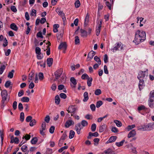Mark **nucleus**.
Wrapping results in <instances>:
<instances>
[{
  "mask_svg": "<svg viewBox=\"0 0 154 154\" xmlns=\"http://www.w3.org/2000/svg\"><path fill=\"white\" fill-rule=\"evenodd\" d=\"M103 102L101 100L97 101L96 104V107L99 108L103 104Z\"/></svg>",
  "mask_w": 154,
  "mask_h": 154,
  "instance_id": "43",
  "label": "nucleus"
},
{
  "mask_svg": "<svg viewBox=\"0 0 154 154\" xmlns=\"http://www.w3.org/2000/svg\"><path fill=\"white\" fill-rule=\"evenodd\" d=\"M32 117L31 116H28L26 119V121L27 122H30L32 120Z\"/></svg>",
  "mask_w": 154,
  "mask_h": 154,
  "instance_id": "61",
  "label": "nucleus"
},
{
  "mask_svg": "<svg viewBox=\"0 0 154 154\" xmlns=\"http://www.w3.org/2000/svg\"><path fill=\"white\" fill-rule=\"evenodd\" d=\"M70 81L74 85L75 87L77 84L76 79L74 77H72L70 79Z\"/></svg>",
  "mask_w": 154,
  "mask_h": 154,
  "instance_id": "37",
  "label": "nucleus"
},
{
  "mask_svg": "<svg viewBox=\"0 0 154 154\" xmlns=\"http://www.w3.org/2000/svg\"><path fill=\"white\" fill-rule=\"evenodd\" d=\"M21 149L23 152H25L27 149V146L26 145H24L21 148Z\"/></svg>",
  "mask_w": 154,
  "mask_h": 154,
  "instance_id": "50",
  "label": "nucleus"
},
{
  "mask_svg": "<svg viewBox=\"0 0 154 154\" xmlns=\"http://www.w3.org/2000/svg\"><path fill=\"white\" fill-rule=\"evenodd\" d=\"M125 142V140H123L121 142H116V146L118 147H120L122 146L124 142Z\"/></svg>",
  "mask_w": 154,
  "mask_h": 154,
  "instance_id": "32",
  "label": "nucleus"
},
{
  "mask_svg": "<svg viewBox=\"0 0 154 154\" xmlns=\"http://www.w3.org/2000/svg\"><path fill=\"white\" fill-rule=\"evenodd\" d=\"M38 141V139L36 137H33L31 140V142L32 144H35Z\"/></svg>",
  "mask_w": 154,
  "mask_h": 154,
  "instance_id": "41",
  "label": "nucleus"
},
{
  "mask_svg": "<svg viewBox=\"0 0 154 154\" xmlns=\"http://www.w3.org/2000/svg\"><path fill=\"white\" fill-rule=\"evenodd\" d=\"M55 129V127L54 126H52L49 129V132L51 134H53L54 132Z\"/></svg>",
  "mask_w": 154,
  "mask_h": 154,
  "instance_id": "63",
  "label": "nucleus"
},
{
  "mask_svg": "<svg viewBox=\"0 0 154 154\" xmlns=\"http://www.w3.org/2000/svg\"><path fill=\"white\" fill-rule=\"evenodd\" d=\"M81 35L83 37H85L87 35V32L85 30L81 29Z\"/></svg>",
  "mask_w": 154,
  "mask_h": 154,
  "instance_id": "29",
  "label": "nucleus"
},
{
  "mask_svg": "<svg viewBox=\"0 0 154 154\" xmlns=\"http://www.w3.org/2000/svg\"><path fill=\"white\" fill-rule=\"evenodd\" d=\"M46 129V124L45 122H43L41 126V128L40 130V133L42 136L45 135V130Z\"/></svg>",
  "mask_w": 154,
  "mask_h": 154,
  "instance_id": "4",
  "label": "nucleus"
},
{
  "mask_svg": "<svg viewBox=\"0 0 154 154\" xmlns=\"http://www.w3.org/2000/svg\"><path fill=\"white\" fill-rule=\"evenodd\" d=\"M35 53L37 54H41V50L40 48L36 47L35 49Z\"/></svg>",
  "mask_w": 154,
  "mask_h": 154,
  "instance_id": "46",
  "label": "nucleus"
},
{
  "mask_svg": "<svg viewBox=\"0 0 154 154\" xmlns=\"http://www.w3.org/2000/svg\"><path fill=\"white\" fill-rule=\"evenodd\" d=\"M20 121L21 122H23L24 121V114L23 112H22L20 113Z\"/></svg>",
  "mask_w": 154,
  "mask_h": 154,
  "instance_id": "39",
  "label": "nucleus"
},
{
  "mask_svg": "<svg viewBox=\"0 0 154 154\" xmlns=\"http://www.w3.org/2000/svg\"><path fill=\"white\" fill-rule=\"evenodd\" d=\"M68 146H65L62 147L58 150V152H61L64 149H67Z\"/></svg>",
  "mask_w": 154,
  "mask_h": 154,
  "instance_id": "57",
  "label": "nucleus"
},
{
  "mask_svg": "<svg viewBox=\"0 0 154 154\" xmlns=\"http://www.w3.org/2000/svg\"><path fill=\"white\" fill-rule=\"evenodd\" d=\"M74 124V122L72 120L69 119L66 121L65 124V127L66 128H68L70 126L73 125Z\"/></svg>",
  "mask_w": 154,
  "mask_h": 154,
  "instance_id": "9",
  "label": "nucleus"
},
{
  "mask_svg": "<svg viewBox=\"0 0 154 154\" xmlns=\"http://www.w3.org/2000/svg\"><path fill=\"white\" fill-rule=\"evenodd\" d=\"M29 100V98L27 97H23L21 99V101L23 102H28Z\"/></svg>",
  "mask_w": 154,
  "mask_h": 154,
  "instance_id": "34",
  "label": "nucleus"
},
{
  "mask_svg": "<svg viewBox=\"0 0 154 154\" xmlns=\"http://www.w3.org/2000/svg\"><path fill=\"white\" fill-rule=\"evenodd\" d=\"M139 83L138 86L139 89L140 91H141L144 87L145 86L144 81L143 80H139Z\"/></svg>",
  "mask_w": 154,
  "mask_h": 154,
  "instance_id": "11",
  "label": "nucleus"
},
{
  "mask_svg": "<svg viewBox=\"0 0 154 154\" xmlns=\"http://www.w3.org/2000/svg\"><path fill=\"white\" fill-rule=\"evenodd\" d=\"M91 109L92 111H94L95 110L96 107L95 105L94 104H92L90 106Z\"/></svg>",
  "mask_w": 154,
  "mask_h": 154,
  "instance_id": "62",
  "label": "nucleus"
},
{
  "mask_svg": "<svg viewBox=\"0 0 154 154\" xmlns=\"http://www.w3.org/2000/svg\"><path fill=\"white\" fill-rule=\"evenodd\" d=\"M18 108L19 109L20 111H22L23 108V106L22 103H19L18 105Z\"/></svg>",
  "mask_w": 154,
  "mask_h": 154,
  "instance_id": "59",
  "label": "nucleus"
},
{
  "mask_svg": "<svg viewBox=\"0 0 154 154\" xmlns=\"http://www.w3.org/2000/svg\"><path fill=\"white\" fill-rule=\"evenodd\" d=\"M8 94L7 91L5 90H3L1 92V96L2 99H7Z\"/></svg>",
  "mask_w": 154,
  "mask_h": 154,
  "instance_id": "13",
  "label": "nucleus"
},
{
  "mask_svg": "<svg viewBox=\"0 0 154 154\" xmlns=\"http://www.w3.org/2000/svg\"><path fill=\"white\" fill-rule=\"evenodd\" d=\"M10 28L11 29L15 31H17L18 29L16 25L14 23H12L10 25Z\"/></svg>",
  "mask_w": 154,
  "mask_h": 154,
  "instance_id": "23",
  "label": "nucleus"
},
{
  "mask_svg": "<svg viewBox=\"0 0 154 154\" xmlns=\"http://www.w3.org/2000/svg\"><path fill=\"white\" fill-rule=\"evenodd\" d=\"M122 45L121 42H119L116 43L115 44V47L111 49V50L112 51L113 53L115 52L116 51L119 50V48Z\"/></svg>",
  "mask_w": 154,
  "mask_h": 154,
  "instance_id": "6",
  "label": "nucleus"
},
{
  "mask_svg": "<svg viewBox=\"0 0 154 154\" xmlns=\"http://www.w3.org/2000/svg\"><path fill=\"white\" fill-rule=\"evenodd\" d=\"M82 128L81 123H79L75 125V129L77 131L78 134H79L80 133L81 130Z\"/></svg>",
  "mask_w": 154,
  "mask_h": 154,
  "instance_id": "10",
  "label": "nucleus"
},
{
  "mask_svg": "<svg viewBox=\"0 0 154 154\" xmlns=\"http://www.w3.org/2000/svg\"><path fill=\"white\" fill-rule=\"evenodd\" d=\"M67 135L66 134V132H65L63 134L61 138V140L63 141H64L66 139V138L67 137Z\"/></svg>",
  "mask_w": 154,
  "mask_h": 154,
  "instance_id": "54",
  "label": "nucleus"
},
{
  "mask_svg": "<svg viewBox=\"0 0 154 154\" xmlns=\"http://www.w3.org/2000/svg\"><path fill=\"white\" fill-rule=\"evenodd\" d=\"M76 109V108L74 106L72 105L69 106L67 110L68 113H73L74 114L75 112Z\"/></svg>",
  "mask_w": 154,
  "mask_h": 154,
  "instance_id": "8",
  "label": "nucleus"
},
{
  "mask_svg": "<svg viewBox=\"0 0 154 154\" xmlns=\"http://www.w3.org/2000/svg\"><path fill=\"white\" fill-rule=\"evenodd\" d=\"M101 93V90L99 89H97L95 91L94 94L96 95H98Z\"/></svg>",
  "mask_w": 154,
  "mask_h": 154,
  "instance_id": "52",
  "label": "nucleus"
},
{
  "mask_svg": "<svg viewBox=\"0 0 154 154\" xmlns=\"http://www.w3.org/2000/svg\"><path fill=\"white\" fill-rule=\"evenodd\" d=\"M75 132L73 130H71L69 132V139H72L73 138L75 135Z\"/></svg>",
  "mask_w": 154,
  "mask_h": 154,
  "instance_id": "33",
  "label": "nucleus"
},
{
  "mask_svg": "<svg viewBox=\"0 0 154 154\" xmlns=\"http://www.w3.org/2000/svg\"><path fill=\"white\" fill-rule=\"evenodd\" d=\"M84 98L83 100L84 102H86L88 100L89 97L88 93L87 91L84 92L83 94Z\"/></svg>",
  "mask_w": 154,
  "mask_h": 154,
  "instance_id": "19",
  "label": "nucleus"
},
{
  "mask_svg": "<svg viewBox=\"0 0 154 154\" xmlns=\"http://www.w3.org/2000/svg\"><path fill=\"white\" fill-rule=\"evenodd\" d=\"M67 48V45L66 42H61L60 44L58 49H63L64 50H66Z\"/></svg>",
  "mask_w": 154,
  "mask_h": 154,
  "instance_id": "7",
  "label": "nucleus"
},
{
  "mask_svg": "<svg viewBox=\"0 0 154 154\" xmlns=\"http://www.w3.org/2000/svg\"><path fill=\"white\" fill-rule=\"evenodd\" d=\"M81 125L83 127H85L88 125L87 122L85 120H83L81 122Z\"/></svg>",
  "mask_w": 154,
  "mask_h": 154,
  "instance_id": "55",
  "label": "nucleus"
},
{
  "mask_svg": "<svg viewBox=\"0 0 154 154\" xmlns=\"http://www.w3.org/2000/svg\"><path fill=\"white\" fill-rule=\"evenodd\" d=\"M17 101H14L13 102V105H12L13 109L14 110H15L17 109Z\"/></svg>",
  "mask_w": 154,
  "mask_h": 154,
  "instance_id": "60",
  "label": "nucleus"
},
{
  "mask_svg": "<svg viewBox=\"0 0 154 154\" xmlns=\"http://www.w3.org/2000/svg\"><path fill=\"white\" fill-rule=\"evenodd\" d=\"M148 71L147 69H146V71H140L138 73V75L137 76V79L139 80H143L146 75V73L147 74Z\"/></svg>",
  "mask_w": 154,
  "mask_h": 154,
  "instance_id": "3",
  "label": "nucleus"
},
{
  "mask_svg": "<svg viewBox=\"0 0 154 154\" xmlns=\"http://www.w3.org/2000/svg\"><path fill=\"white\" fill-rule=\"evenodd\" d=\"M63 32L62 31L60 32H59L57 35V38H60L63 37Z\"/></svg>",
  "mask_w": 154,
  "mask_h": 154,
  "instance_id": "38",
  "label": "nucleus"
},
{
  "mask_svg": "<svg viewBox=\"0 0 154 154\" xmlns=\"http://www.w3.org/2000/svg\"><path fill=\"white\" fill-rule=\"evenodd\" d=\"M107 128V126L106 125L104 124L99 127V131L100 132H103Z\"/></svg>",
  "mask_w": 154,
  "mask_h": 154,
  "instance_id": "21",
  "label": "nucleus"
},
{
  "mask_svg": "<svg viewBox=\"0 0 154 154\" xmlns=\"http://www.w3.org/2000/svg\"><path fill=\"white\" fill-rule=\"evenodd\" d=\"M111 131L114 133H117L119 131L118 129L115 127H112Z\"/></svg>",
  "mask_w": 154,
  "mask_h": 154,
  "instance_id": "58",
  "label": "nucleus"
},
{
  "mask_svg": "<svg viewBox=\"0 0 154 154\" xmlns=\"http://www.w3.org/2000/svg\"><path fill=\"white\" fill-rule=\"evenodd\" d=\"M60 100L59 97L58 95H57L55 98V103L57 105H58L60 103Z\"/></svg>",
  "mask_w": 154,
  "mask_h": 154,
  "instance_id": "28",
  "label": "nucleus"
},
{
  "mask_svg": "<svg viewBox=\"0 0 154 154\" xmlns=\"http://www.w3.org/2000/svg\"><path fill=\"white\" fill-rule=\"evenodd\" d=\"M96 54V53L94 51H92L90 52L88 54V58L87 59H88V58H89L90 59L89 60H88L89 61L91 60L93 58V57Z\"/></svg>",
  "mask_w": 154,
  "mask_h": 154,
  "instance_id": "14",
  "label": "nucleus"
},
{
  "mask_svg": "<svg viewBox=\"0 0 154 154\" xmlns=\"http://www.w3.org/2000/svg\"><path fill=\"white\" fill-rule=\"evenodd\" d=\"M5 86L6 88L10 87L11 88H12V84H11V82L10 81H7L5 84Z\"/></svg>",
  "mask_w": 154,
  "mask_h": 154,
  "instance_id": "20",
  "label": "nucleus"
},
{
  "mask_svg": "<svg viewBox=\"0 0 154 154\" xmlns=\"http://www.w3.org/2000/svg\"><path fill=\"white\" fill-rule=\"evenodd\" d=\"M149 106L151 108H154V90L151 91L148 100Z\"/></svg>",
  "mask_w": 154,
  "mask_h": 154,
  "instance_id": "1",
  "label": "nucleus"
},
{
  "mask_svg": "<svg viewBox=\"0 0 154 154\" xmlns=\"http://www.w3.org/2000/svg\"><path fill=\"white\" fill-rule=\"evenodd\" d=\"M63 69L60 68L57 70L54 73L55 77V80H57L63 72Z\"/></svg>",
  "mask_w": 154,
  "mask_h": 154,
  "instance_id": "5",
  "label": "nucleus"
},
{
  "mask_svg": "<svg viewBox=\"0 0 154 154\" xmlns=\"http://www.w3.org/2000/svg\"><path fill=\"white\" fill-rule=\"evenodd\" d=\"M75 6L76 8H78L80 5V1L79 0H77L75 3Z\"/></svg>",
  "mask_w": 154,
  "mask_h": 154,
  "instance_id": "56",
  "label": "nucleus"
},
{
  "mask_svg": "<svg viewBox=\"0 0 154 154\" xmlns=\"http://www.w3.org/2000/svg\"><path fill=\"white\" fill-rule=\"evenodd\" d=\"M60 97L63 99H65L66 98V95L63 93H61L60 94Z\"/></svg>",
  "mask_w": 154,
  "mask_h": 154,
  "instance_id": "64",
  "label": "nucleus"
},
{
  "mask_svg": "<svg viewBox=\"0 0 154 154\" xmlns=\"http://www.w3.org/2000/svg\"><path fill=\"white\" fill-rule=\"evenodd\" d=\"M117 139V137L116 136H112L110 137L109 139L106 142V144L112 143L115 141Z\"/></svg>",
  "mask_w": 154,
  "mask_h": 154,
  "instance_id": "12",
  "label": "nucleus"
},
{
  "mask_svg": "<svg viewBox=\"0 0 154 154\" xmlns=\"http://www.w3.org/2000/svg\"><path fill=\"white\" fill-rule=\"evenodd\" d=\"M146 39H134L133 41V42L135 43L136 45H138L140 42H143Z\"/></svg>",
  "mask_w": 154,
  "mask_h": 154,
  "instance_id": "22",
  "label": "nucleus"
},
{
  "mask_svg": "<svg viewBox=\"0 0 154 154\" xmlns=\"http://www.w3.org/2000/svg\"><path fill=\"white\" fill-rule=\"evenodd\" d=\"M148 131H150L154 128V123H149L147 125Z\"/></svg>",
  "mask_w": 154,
  "mask_h": 154,
  "instance_id": "17",
  "label": "nucleus"
},
{
  "mask_svg": "<svg viewBox=\"0 0 154 154\" xmlns=\"http://www.w3.org/2000/svg\"><path fill=\"white\" fill-rule=\"evenodd\" d=\"M56 11L61 17H63L64 16V13L59 8H57L56 10Z\"/></svg>",
  "mask_w": 154,
  "mask_h": 154,
  "instance_id": "18",
  "label": "nucleus"
},
{
  "mask_svg": "<svg viewBox=\"0 0 154 154\" xmlns=\"http://www.w3.org/2000/svg\"><path fill=\"white\" fill-rule=\"evenodd\" d=\"M6 68L5 65H2L0 66V74H2Z\"/></svg>",
  "mask_w": 154,
  "mask_h": 154,
  "instance_id": "30",
  "label": "nucleus"
},
{
  "mask_svg": "<svg viewBox=\"0 0 154 154\" xmlns=\"http://www.w3.org/2000/svg\"><path fill=\"white\" fill-rule=\"evenodd\" d=\"M89 15L87 13L85 19L84 25L85 26H86L88 25L89 22Z\"/></svg>",
  "mask_w": 154,
  "mask_h": 154,
  "instance_id": "24",
  "label": "nucleus"
},
{
  "mask_svg": "<svg viewBox=\"0 0 154 154\" xmlns=\"http://www.w3.org/2000/svg\"><path fill=\"white\" fill-rule=\"evenodd\" d=\"M136 134V132L134 130H133L128 133V138H130L134 137Z\"/></svg>",
  "mask_w": 154,
  "mask_h": 154,
  "instance_id": "15",
  "label": "nucleus"
},
{
  "mask_svg": "<svg viewBox=\"0 0 154 154\" xmlns=\"http://www.w3.org/2000/svg\"><path fill=\"white\" fill-rule=\"evenodd\" d=\"M15 143L18 144L19 143V140L17 137H15L13 141L11 140L10 143Z\"/></svg>",
  "mask_w": 154,
  "mask_h": 154,
  "instance_id": "36",
  "label": "nucleus"
},
{
  "mask_svg": "<svg viewBox=\"0 0 154 154\" xmlns=\"http://www.w3.org/2000/svg\"><path fill=\"white\" fill-rule=\"evenodd\" d=\"M139 129L143 131H148L147 125H144L142 128H140Z\"/></svg>",
  "mask_w": 154,
  "mask_h": 154,
  "instance_id": "48",
  "label": "nucleus"
},
{
  "mask_svg": "<svg viewBox=\"0 0 154 154\" xmlns=\"http://www.w3.org/2000/svg\"><path fill=\"white\" fill-rule=\"evenodd\" d=\"M146 107L145 106L143 105H141L140 106H139L138 107L137 109L139 112H140V111L144 110L145 109Z\"/></svg>",
  "mask_w": 154,
  "mask_h": 154,
  "instance_id": "45",
  "label": "nucleus"
},
{
  "mask_svg": "<svg viewBox=\"0 0 154 154\" xmlns=\"http://www.w3.org/2000/svg\"><path fill=\"white\" fill-rule=\"evenodd\" d=\"M49 44V45H48L47 47V48L48 50L46 51V53L47 55H49L50 54V48L49 47V46L51 45V43L50 42H48Z\"/></svg>",
  "mask_w": 154,
  "mask_h": 154,
  "instance_id": "35",
  "label": "nucleus"
},
{
  "mask_svg": "<svg viewBox=\"0 0 154 154\" xmlns=\"http://www.w3.org/2000/svg\"><path fill=\"white\" fill-rule=\"evenodd\" d=\"M146 34L145 32L143 31H140L137 30L135 32V38H146Z\"/></svg>",
  "mask_w": 154,
  "mask_h": 154,
  "instance_id": "2",
  "label": "nucleus"
},
{
  "mask_svg": "<svg viewBox=\"0 0 154 154\" xmlns=\"http://www.w3.org/2000/svg\"><path fill=\"white\" fill-rule=\"evenodd\" d=\"M52 149L48 148L46 149L45 154H51L52 153Z\"/></svg>",
  "mask_w": 154,
  "mask_h": 154,
  "instance_id": "47",
  "label": "nucleus"
},
{
  "mask_svg": "<svg viewBox=\"0 0 154 154\" xmlns=\"http://www.w3.org/2000/svg\"><path fill=\"white\" fill-rule=\"evenodd\" d=\"M14 70L12 69L11 72H10L8 74V77L9 79L13 78L14 75Z\"/></svg>",
  "mask_w": 154,
  "mask_h": 154,
  "instance_id": "26",
  "label": "nucleus"
},
{
  "mask_svg": "<svg viewBox=\"0 0 154 154\" xmlns=\"http://www.w3.org/2000/svg\"><path fill=\"white\" fill-rule=\"evenodd\" d=\"M36 122L35 119H33L30 122L29 125L30 126L32 127L36 124Z\"/></svg>",
  "mask_w": 154,
  "mask_h": 154,
  "instance_id": "40",
  "label": "nucleus"
},
{
  "mask_svg": "<svg viewBox=\"0 0 154 154\" xmlns=\"http://www.w3.org/2000/svg\"><path fill=\"white\" fill-rule=\"evenodd\" d=\"M89 77L88 74L84 73L83 74L81 77L82 79L83 80L87 79Z\"/></svg>",
  "mask_w": 154,
  "mask_h": 154,
  "instance_id": "44",
  "label": "nucleus"
},
{
  "mask_svg": "<svg viewBox=\"0 0 154 154\" xmlns=\"http://www.w3.org/2000/svg\"><path fill=\"white\" fill-rule=\"evenodd\" d=\"M114 122L117 127H120L122 126V124L119 121L117 120H115Z\"/></svg>",
  "mask_w": 154,
  "mask_h": 154,
  "instance_id": "42",
  "label": "nucleus"
},
{
  "mask_svg": "<svg viewBox=\"0 0 154 154\" xmlns=\"http://www.w3.org/2000/svg\"><path fill=\"white\" fill-rule=\"evenodd\" d=\"M94 60L97 62L98 64L100 65L101 63V61L100 58L97 56H95L94 57Z\"/></svg>",
  "mask_w": 154,
  "mask_h": 154,
  "instance_id": "31",
  "label": "nucleus"
},
{
  "mask_svg": "<svg viewBox=\"0 0 154 154\" xmlns=\"http://www.w3.org/2000/svg\"><path fill=\"white\" fill-rule=\"evenodd\" d=\"M39 79L40 80H42L44 79V75L43 73L42 72H40L38 73V75Z\"/></svg>",
  "mask_w": 154,
  "mask_h": 154,
  "instance_id": "49",
  "label": "nucleus"
},
{
  "mask_svg": "<svg viewBox=\"0 0 154 154\" xmlns=\"http://www.w3.org/2000/svg\"><path fill=\"white\" fill-rule=\"evenodd\" d=\"M87 84L88 87H90L91 85V83L93 81V79L92 77H89L87 79Z\"/></svg>",
  "mask_w": 154,
  "mask_h": 154,
  "instance_id": "27",
  "label": "nucleus"
},
{
  "mask_svg": "<svg viewBox=\"0 0 154 154\" xmlns=\"http://www.w3.org/2000/svg\"><path fill=\"white\" fill-rule=\"evenodd\" d=\"M103 60L105 63L108 62V57L107 54H105L103 57Z\"/></svg>",
  "mask_w": 154,
  "mask_h": 154,
  "instance_id": "51",
  "label": "nucleus"
},
{
  "mask_svg": "<svg viewBox=\"0 0 154 154\" xmlns=\"http://www.w3.org/2000/svg\"><path fill=\"white\" fill-rule=\"evenodd\" d=\"M34 72L32 71H31L29 74V78L28 82H30L31 80L33 79V78L34 76Z\"/></svg>",
  "mask_w": 154,
  "mask_h": 154,
  "instance_id": "25",
  "label": "nucleus"
},
{
  "mask_svg": "<svg viewBox=\"0 0 154 154\" xmlns=\"http://www.w3.org/2000/svg\"><path fill=\"white\" fill-rule=\"evenodd\" d=\"M53 59L52 58H48L47 60V64L49 67L51 66L53 63Z\"/></svg>",
  "mask_w": 154,
  "mask_h": 154,
  "instance_id": "16",
  "label": "nucleus"
},
{
  "mask_svg": "<svg viewBox=\"0 0 154 154\" xmlns=\"http://www.w3.org/2000/svg\"><path fill=\"white\" fill-rule=\"evenodd\" d=\"M96 128V124L94 123L92 124L91 126V130L93 132H94L95 131Z\"/></svg>",
  "mask_w": 154,
  "mask_h": 154,
  "instance_id": "53",
  "label": "nucleus"
}]
</instances>
